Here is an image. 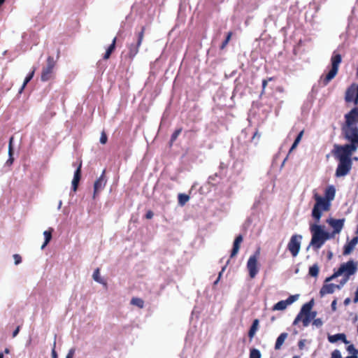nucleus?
I'll list each match as a JSON object with an SVG mask.
<instances>
[{"instance_id": "1", "label": "nucleus", "mask_w": 358, "mask_h": 358, "mask_svg": "<svg viewBox=\"0 0 358 358\" xmlns=\"http://www.w3.org/2000/svg\"><path fill=\"white\" fill-rule=\"evenodd\" d=\"M358 145L346 143L345 145H334V155L338 160V164L335 175L337 178L347 176L352 166L351 156L357 150Z\"/></svg>"}, {"instance_id": "2", "label": "nucleus", "mask_w": 358, "mask_h": 358, "mask_svg": "<svg viewBox=\"0 0 358 358\" xmlns=\"http://www.w3.org/2000/svg\"><path fill=\"white\" fill-rule=\"evenodd\" d=\"M310 230L312 238L309 247L314 250H318L327 241L334 238V234L328 231L324 225L319 224L317 222L310 224Z\"/></svg>"}, {"instance_id": "3", "label": "nucleus", "mask_w": 358, "mask_h": 358, "mask_svg": "<svg viewBox=\"0 0 358 358\" xmlns=\"http://www.w3.org/2000/svg\"><path fill=\"white\" fill-rule=\"evenodd\" d=\"M346 122L343 127V131L347 143L358 145V129L357 124L358 122V113L356 110H352L350 113L345 115Z\"/></svg>"}, {"instance_id": "4", "label": "nucleus", "mask_w": 358, "mask_h": 358, "mask_svg": "<svg viewBox=\"0 0 358 358\" xmlns=\"http://www.w3.org/2000/svg\"><path fill=\"white\" fill-rule=\"evenodd\" d=\"M357 269L358 263L353 260H350L342 264L337 271L325 280V282L327 283L338 276L343 275L344 278L341 281V286H343L348 281L349 277L354 275Z\"/></svg>"}, {"instance_id": "5", "label": "nucleus", "mask_w": 358, "mask_h": 358, "mask_svg": "<svg viewBox=\"0 0 358 358\" xmlns=\"http://www.w3.org/2000/svg\"><path fill=\"white\" fill-rule=\"evenodd\" d=\"M314 199L315 203L312 210V216L317 222H319L323 213L329 211L331 204L329 203V201L323 199V196L317 194H315Z\"/></svg>"}, {"instance_id": "6", "label": "nucleus", "mask_w": 358, "mask_h": 358, "mask_svg": "<svg viewBox=\"0 0 358 358\" xmlns=\"http://www.w3.org/2000/svg\"><path fill=\"white\" fill-rule=\"evenodd\" d=\"M260 253L261 249L259 248L254 254L249 257L247 261L246 268L250 278H255L260 270Z\"/></svg>"}, {"instance_id": "7", "label": "nucleus", "mask_w": 358, "mask_h": 358, "mask_svg": "<svg viewBox=\"0 0 358 358\" xmlns=\"http://www.w3.org/2000/svg\"><path fill=\"white\" fill-rule=\"evenodd\" d=\"M47 64L41 70V80L43 82L48 81L54 78V69L56 65V61L53 57L48 56L47 58Z\"/></svg>"}, {"instance_id": "8", "label": "nucleus", "mask_w": 358, "mask_h": 358, "mask_svg": "<svg viewBox=\"0 0 358 358\" xmlns=\"http://www.w3.org/2000/svg\"><path fill=\"white\" fill-rule=\"evenodd\" d=\"M341 62V56L338 54L335 55L331 58V69L327 74L324 79V85H327L337 74L339 64Z\"/></svg>"}, {"instance_id": "9", "label": "nucleus", "mask_w": 358, "mask_h": 358, "mask_svg": "<svg viewBox=\"0 0 358 358\" xmlns=\"http://www.w3.org/2000/svg\"><path fill=\"white\" fill-rule=\"evenodd\" d=\"M299 294L291 295L286 300L280 301L275 303L272 308L273 311H278V310H284L287 308V307L295 301H298L299 299Z\"/></svg>"}, {"instance_id": "10", "label": "nucleus", "mask_w": 358, "mask_h": 358, "mask_svg": "<svg viewBox=\"0 0 358 358\" xmlns=\"http://www.w3.org/2000/svg\"><path fill=\"white\" fill-rule=\"evenodd\" d=\"M301 236L294 235L292 236L289 243L288 244V249L293 255V257H296L299 253L301 249Z\"/></svg>"}, {"instance_id": "11", "label": "nucleus", "mask_w": 358, "mask_h": 358, "mask_svg": "<svg viewBox=\"0 0 358 358\" xmlns=\"http://www.w3.org/2000/svg\"><path fill=\"white\" fill-rule=\"evenodd\" d=\"M144 35V27L142 28L141 31L138 34V40L136 43L131 44L129 46L128 56L129 58L133 59L138 52V48L141 44Z\"/></svg>"}, {"instance_id": "12", "label": "nucleus", "mask_w": 358, "mask_h": 358, "mask_svg": "<svg viewBox=\"0 0 358 358\" xmlns=\"http://www.w3.org/2000/svg\"><path fill=\"white\" fill-rule=\"evenodd\" d=\"M327 223L329 224L334 229L331 234H334V237L336 234H340L343 229L344 225V219L336 220L334 218H329L327 220Z\"/></svg>"}, {"instance_id": "13", "label": "nucleus", "mask_w": 358, "mask_h": 358, "mask_svg": "<svg viewBox=\"0 0 358 358\" xmlns=\"http://www.w3.org/2000/svg\"><path fill=\"white\" fill-rule=\"evenodd\" d=\"M105 173L106 171L103 170L100 177L94 183V198L106 186L107 180L106 179Z\"/></svg>"}, {"instance_id": "14", "label": "nucleus", "mask_w": 358, "mask_h": 358, "mask_svg": "<svg viewBox=\"0 0 358 358\" xmlns=\"http://www.w3.org/2000/svg\"><path fill=\"white\" fill-rule=\"evenodd\" d=\"M343 286H341V282L340 285H335L333 283L325 284L321 288L320 294L322 296L327 294H332L335 292L336 289H341Z\"/></svg>"}, {"instance_id": "15", "label": "nucleus", "mask_w": 358, "mask_h": 358, "mask_svg": "<svg viewBox=\"0 0 358 358\" xmlns=\"http://www.w3.org/2000/svg\"><path fill=\"white\" fill-rule=\"evenodd\" d=\"M81 168H82V162L80 161L78 165V167L74 173L73 178L72 180V189L73 192H76L79 182L81 178Z\"/></svg>"}, {"instance_id": "16", "label": "nucleus", "mask_w": 358, "mask_h": 358, "mask_svg": "<svg viewBox=\"0 0 358 358\" xmlns=\"http://www.w3.org/2000/svg\"><path fill=\"white\" fill-rule=\"evenodd\" d=\"M357 244H358L357 238H353L350 242H348L344 246L343 255H350L354 251V250L355 249Z\"/></svg>"}, {"instance_id": "17", "label": "nucleus", "mask_w": 358, "mask_h": 358, "mask_svg": "<svg viewBox=\"0 0 358 358\" xmlns=\"http://www.w3.org/2000/svg\"><path fill=\"white\" fill-rule=\"evenodd\" d=\"M336 196V188L333 185H329L327 187L323 199L329 201V203L331 204V201L335 199Z\"/></svg>"}, {"instance_id": "18", "label": "nucleus", "mask_w": 358, "mask_h": 358, "mask_svg": "<svg viewBox=\"0 0 358 358\" xmlns=\"http://www.w3.org/2000/svg\"><path fill=\"white\" fill-rule=\"evenodd\" d=\"M242 241H243L242 236L240 235L236 238V239L234 242L233 250L231 251V257H234L238 254Z\"/></svg>"}, {"instance_id": "19", "label": "nucleus", "mask_w": 358, "mask_h": 358, "mask_svg": "<svg viewBox=\"0 0 358 358\" xmlns=\"http://www.w3.org/2000/svg\"><path fill=\"white\" fill-rule=\"evenodd\" d=\"M328 341L330 343H336L338 341H343L345 344H348L349 342L346 339V336L344 334H338L335 335H329L328 336Z\"/></svg>"}, {"instance_id": "20", "label": "nucleus", "mask_w": 358, "mask_h": 358, "mask_svg": "<svg viewBox=\"0 0 358 358\" xmlns=\"http://www.w3.org/2000/svg\"><path fill=\"white\" fill-rule=\"evenodd\" d=\"M357 91V87H355V85L351 86L346 92V94H345L346 101L348 102L355 101Z\"/></svg>"}, {"instance_id": "21", "label": "nucleus", "mask_w": 358, "mask_h": 358, "mask_svg": "<svg viewBox=\"0 0 358 358\" xmlns=\"http://www.w3.org/2000/svg\"><path fill=\"white\" fill-rule=\"evenodd\" d=\"M313 305H314V300L312 299L308 303H306L304 305H303V306L301 309L300 313L303 315H305L306 314L312 313L313 311H311V310L313 308Z\"/></svg>"}, {"instance_id": "22", "label": "nucleus", "mask_w": 358, "mask_h": 358, "mask_svg": "<svg viewBox=\"0 0 358 358\" xmlns=\"http://www.w3.org/2000/svg\"><path fill=\"white\" fill-rule=\"evenodd\" d=\"M115 43H116V37H115L112 41V43L107 48L103 58L105 60H107L110 58L111 54L115 49Z\"/></svg>"}, {"instance_id": "23", "label": "nucleus", "mask_w": 358, "mask_h": 358, "mask_svg": "<svg viewBox=\"0 0 358 358\" xmlns=\"http://www.w3.org/2000/svg\"><path fill=\"white\" fill-rule=\"evenodd\" d=\"M288 334L287 333H282L277 338L276 343L275 345V348L276 350L280 349L282 345H283L285 341L287 338Z\"/></svg>"}, {"instance_id": "24", "label": "nucleus", "mask_w": 358, "mask_h": 358, "mask_svg": "<svg viewBox=\"0 0 358 358\" xmlns=\"http://www.w3.org/2000/svg\"><path fill=\"white\" fill-rule=\"evenodd\" d=\"M52 231H53V229L50 228L48 230H46L43 232V235L45 236V241L41 246V249H44L45 247L49 243V242L52 239Z\"/></svg>"}, {"instance_id": "25", "label": "nucleus", "mask_w": 358, "mask_h": 358, "mask_svg": "<svg viewBox=\"0 0 358 358\" xmlns=\"http://www.w3.org/2000/svg\"><path fill=\"white\" fill-rule=\"evenodd\" d=\"M317 315V313L315 311H313L310 313L306 314L303 315V324L305 327L308 326L310 324V322L311 320L314 319Z\"/></svg>"}, {"instance_id": "26", "label": "nucleus", "mask_w": 358, "mask_h": 358, "mask_svg": "<svg viewBox=\"0 0 358 358\" xmlns=\"http://www.w3.org/2000/svg\"><path fill=\"white\" fill-rule=\"evenodd\" d=\"M14 137L11 136L9 139V145H8V155L9 159H8L7 162H10V164H12L14 159L13 157V143Z\"/></svg>"}, {"instance_id": "27", "label": "nucleus", "mask_w": 358, "mask_h": 358, "mask_svg": "<svg viewBox=\"0 0 358 358\" xmlns=\"http://www.w3.org/2000/svg\"><path fill=\"white\" fill-rule=\"evenodd\" d=\"M36 68H34L33 70L25 78L24 83L19 91L20 93H21L23 90L24 89L25 86L27 85V83L33 78L34 73H35Z\"/></svg>"}, {"instance_id": "28", "label": "nucleus", "mask_w": 358, "mask_h": 358, "mask_svg": "<svg viewBox=\"0 0 358 358\" xmlns=\"http://www.w3.org/2000/svg\"><path fill=\"white\" fill-rule=\"evenodd\" d=\"M259 327V320L256 319L254 320L252 325L249 331V336L250 338H252L256 334Z\"/></svg>"}, {"instance_id": "29", "label": "nucleus", "mask_w": 358, "mask_h": 358, "mask_svg": "<svg viewBox=\"0 0 358 358\" xmlns=\"http://www.w3.org/2000/svg\"><path fill=\"white\" fill-rule=\"evenodd\" d=\"M131 304L133 306H136L139 308H143L144 306V301L143 299L137 297H134L131 300Z\"/></svg>"}, {"instance_id": "30", "label": "nucleus", "mask_w": 358, "mask_h": 358, "mask_svg": "<svg viewBox=\"0 0 358 358\" xmlns=\"http://www.w3.org/2000/svg\"><path fill=\"white\" fill-rule=\"evenodd\" d=\"M303 135V131H301L298 136L296 137V138L295 139L294 143L292 144L290 150H289V152H292L296 147L297 145H299V143H300L301 138H302V136Z\"/></svg>"}, {"instance_id": "31", "label": "nucleus", "mask_w": 358, "mask_h": 358, "mask_svg": "<svg viewBox=\"0 0 358 358\" xmlns=\"http://www.w3.org/2000/svg\"><path fill=\"white\" fill-rule=\"evenodd\" d=\"M319 273V266L317 264H314L309 268V274L313 277H317Z\"/></svg>"}, {"instance_id": "32", "label": "nucleus", "mask_w": 358, "mask_h": 358, "mask_svg": "<svg viewBox=\"0 0 358 358\" xmlns=\"http://www.w3.org/2000/svg\"><path fill=\"white\" fill-rule=\"evenodd\" d=\"M189 200L187 194H180L178 196V202L181 206H184Z\"/></svg>"}, {"instance_id": "33", "label": "nucleus", "mask_w": 358, "mask_h": 358, "mask_svg": "<svg viewBox=\"0 0 358 358\" xmlns=\"http://www.w3.org/2000/svg\"><path fill=\"white\" fill-rule=\"evenodd\" d=\"M250 358H262L261 352L257 349H252L250 350Z\"/></svg>"}, {"instance_id": "34", "label": "nucleus", "mask_w": 358, "mask_h": 358, "mask_svg": "<svg viewBox=\"0 0 358 358\" xmlns=\"http://www.w3.org/2000/svg\"><path fill=\"white\" fill-rule=\"evenodd\" d=\"M93 279L99 282V283H103V281L100 277V271H99V268H96L94 271V273H93Z\"/></svg>"}, {"instance_id": "35", "label": "nucleus", "mask_w": 358, "mask_h": 358, "mask_svg": "<svg viewBox=\"0 0 358 358\" xmlns=\"http://www.w3.org/2000/svg\"><path fill=\"white\" fill-rule=\"evenodd\" d=\"M347 350H348V351L349 352V353L351 355H356V356H357L358 350L355 348L354 345H349L348 347Z\"/></svg>"}, {"instance_id": "36", "label": "nucleus", "mask_w": 358, "mask_h": 358, "mask_svg": "<svg viewBox=\"0 0 358 358\" xmlns=\"http://www.w3.org/2000/svg\"><path fill=\"white\" fill-rule=\"evenodd\" d=\"M107 141H108L107 135H106V132L104 131H103L101 134L100 143L101 144H106L107 143Z\"/></svg>"}, {"instance_id": "37", "label": "nucleus", "mask_w": 358, "mask_h": 358, "mask_svg": "<svg viewBox=\"0 0 358 358\" xmlns=\"http://www.w3.org/2000/svg\"><path fill=\"white\" fill-rule=\"evenodd\" d=\"M231 36H232V33L231 32H229L228 34H227L226 40L223 42V43L221 45V48L222 49H224L225 48V46L227 45V43H229V41H230V39L231 38Z\"/></svg>"}, {"instance_id": "38", "label": "nucleus", "mask_w": 358, "mask_h": 358, "mask_svg": "<svg viewBox=\"0 0 358 358\" xmlns=\"http://www.w3.org/2000/svg\"><path fill=\"white\" fill-rule=\"evenodd\" d=\"M331 358H342L341 352L338 350L333 351Z\"/></svg>"}, {"instance_id": "39", "label": "nucleus", "mask_w": 358, "mask_h": 358, "mask_svg": "<svg viewBox=\"0 0 358 358\" xmlns=\"http://www.w3.org/2000/svg\"><path fill=\"white\" fill-rule=\"evenodd\" d=\"M313 324V325H315L317 327H320L322 326L323 322L320 318H317V319L314 320Z\"/></svg>"}, {"instance_id": "40", "label": "nucleus", "mask_w": 358, "mask_h": 358, "mask_svg": "<svg viewBox=\"0 0 358 358\" xmlns=\"http://www.w3.org/2000/svg\"><path fill=\"white\" fill-rule=\"evenodd\" d=\"M13 259L15 260V264H16V265L20 264L22 262V257L20 255L15 254L13 255Z\"/></svg>"}, {"instance_id": "41", "label": "nucleus", "mask_w": 358, "mask_h": 358, "mask_svg": "<svg viewBox=\"0 0 358 358\" xmlns=\"http://www.w3.org/2000/svg\"><path fill=\"white\" fill-rule=\"evenodd\" d=\"M303 315H301L300 313L298 314V315L296 316V317L295 318L293 324L294 325L297 324L300 320H302L303 321Z\"/></svg>"}, {"instance_id": "42", "label": "nucleus", "mask_w": 358, "mask_h": 358, "mask_svg": "<svg viewBox=\"0 0 358 358\" xmlns=\"http://www.w3.org/2000/svg\"><path fill=\"white\" fill-rule=\"evenodd\" d=\"M153 216H154V213L150 210H148L145 215L146 219H151L153 217Z\"/></svg>"}, {"instance_id": "43", "label": "nucleus", "mask_w": 358, "mask_h": 358, "mask_svg": "<svg viewBox=\"0 0 358 358\" xmlns=\"http://www.w3.org/2000/svg\"><path fill=\"white\" fill-rule=\"evenodd\" d=\"M180 132H181V129H178V130H176V131L173 133V136H172V140H175V139H176V138L180 135Z\"/></svg>"}, {"instance_id": "44", "label": "nucleus", "mask_w": 358, "mask_h": 358, "mask_svg": "<svg viewBox=\"0 0 358 358\" xmlns=\"http://www.w3.org/2000/svg\"><path fill=\"white\" fill-rule=\"evenodd\" d=\"M272 80V78H268V80H263V82H262V88H263V92L264 91V90H265V88H266V85H267V84H268V82L269 80Z\"/></svg>"}, {"instance_id": "45", "label": "nucleus", "mask_w": 358, "mask_h": 358, "mask_svg": "<svg viewBox=\"0 0 358 358\" xmlns=\"http://www.w3.org/2000/svg\"><path fill=\"white\" fill-rule=\"evenodd\" d=\"M74 349H71L69 350V353L66 355V358H73L74 355Z\"/></svg>"}, {"instance_id": "46", "label": "nucleus", "mask_w": 358, "mask_h": 358, "mask_svg": "<svg viewBox=\"0 0 358 358\" xmlns=\"http://www.w3.org/2000/svg\"><path fill=\"white\" fill-rule=\"evenodd\" d=\"M305 343H306V340H301L299 342V347L301 350H302L303 348V347L305 346Z\"/></svg>"}, {"instance_id": "47", "label": "nucleus", "mask_w": 358, "mask_h": 358, "mask_svg": "<svg viewBox=\"0 0 358 358\" xmlns=\"http://www.w3.org/2000/svg\"><path fill=\"white\" fill-rule=\"evenodd\" d=\"M20 326H18V327L15 329V331H13V337H15V336L18 334V333H19V331H20Z\"/></svg>"}, {"instance_id": "48", "label": "nucleus", "mask_w": 358, "mask_h": 358, "mask_svg": "<svg viewBox=\"0 0 358 358\" xmlns=\"http://www.w3.org/2000/svg\"><path fill=\"white\" fill-rule=\"evenodd\" d=\"M336 300H334L331 303V308H332V310H336Z\"/></svg>"}, {"instance_id": "49", "label": "nucleus", "mask_w": 358, "mask_h": 358, "mask_svg": "<svg viewBox=\"0 0 358 358\" xmlns=\"http://www.w3.org/2000/svg\"><path fill=\"white\" fill-rule=\"evenodd\" d=\"M354 302L357 303L358 302V287L357 288V290L355 292V296L354 299Z\"/></svg>"}, {"instance_id": "50", "label": "nucleus", "mask_w": 358, "mask_h": 358, "mask_svg": "<svg viewBox=\"0 0 358 358\" xmlns=\"http://www.w3.org/2000/svg\"><path fill=\"white\" fill-rule=\"evenodd\" d=\"M52 358H57V352H56L55 348H53L52 350Z\"/></svg>"}, {"instance_id": "51", "label": "nucleus", "mask_w": 358, "mask_h": 358, "mask_svg": "<svg viewBox=\"0 0 358 358\" xmlns=\"http://www.w3.org/2000/svg\"><path fill=\"white\" fill-rule=\"evenodd\" d=\"M350 302H351L350 299V298H347V299H345V301H344V304H345V306H348V305H349V304H350Z\"/></svg>"}, {"instance_id": "52", "label": "nucleus", "mask_w": 358, "mask_h": 358, "mask_svg": "<svg viewBox=\"0 0 358 358\" xmlns=\"http://www.w3.org/2000/svg\"><path fill=\"white\" fill-rule=\"evenodd\" d=\"M357 93H356V97H355V103H357L358 102V87H357Z\"/></svg>"}, {"instance_id": "53", "label": "nucleus", "mask_w": 358, "mask_h": 358, "mask_svg": "<svg viewBox=\"0 0 358 358\" xmlns=\"http://www.w3.org/2000/svg\"><path fill=\"white\" fill-rule=\"evenodd\" d=\"M332 256H333V253H332L331 252H330L329 253V255H328V258H329V259H331Z\"/></svg>"}, {"instance_id": "54", "label": "nucleus", "mask_w": 358, "mask_h": 358, "mask_svg": "<svg viewBox=\"0 0 358 358\" xmlns=\"http://www.w3.org/2000/svg\"><path fill=\"white\" fill-rule=\"evenodd\" d=\"M346 358H358V357L356 355H350V356L347 357Z\"/></svg>"}, {"instance_id": "55", "label": "nucleus", "mask_w": 358, "mask_h": 358, "mask_svg": "<svg viewBox=\"0 0 358 358\" xmlns=\"http://www.w3.org/2000/svg\"><path fill=\"white\" fill-rule=\"evenodd\" d=\"M355 233H356V235H357V236H356L355 238H357V240H358V225H357V230H356V232H355Z\"/></svg>"}, {"instance_id": "56", "label": "nucleus", "mask_w": 358, "mask_h": 358, "mask_svg": "<svg viewBox=\"0 0 358 358\" xmlns=\"http://www.w3.org/2000/svg\"><path fill=\"white\" fill-rule=\"evenodd\" d=\"M9 352H10V351H9V349H8V348H6V349L4 350V352H5L6 354H8V353H9Z\"/></svg>"}, {"instance_id": "57", "label": "nucleus", "mask_w": 358, "mask_h": 358, "mask_svg": "<svg viewBox=\"0 0 358 358\" xmlns=\"http://www.w3.org/2000/svg\"><path fill=\"white\" fill-rule=\"evenodd\" d=\"M220 278H217V279L215 281L214 285H217Z\"/></svg>"}, {"instance_id": "58", "label": "nucleus", "mask_w": 358, "mask_h": 358, "mask_svg": "<svg viewBox=\"0 0 358 358\" xmlns=\"http://www.w3.org/2000/svg\"><path fill=\"white\" fill-rule=\"evenodd\" d=\"M6 0H0V7L2 6V4L5 2Z\"/></svg>"}, {"instance_id": "59", "label": "nucleus", "mask_w": 358, "mask_h": 358, "mask_svg": "<svg viewBox=\"0 0 358 358\" xmlns=\"http://www.w3.org/2000/svg\"><path fill=\"white\" fill-rule=\"evenodd\" d=\"M222 273H223V272H222V271H220V272L219 273V275H218V278H221V276H222Z\"/></svg>"}, {"instance_id": "60", "label": "nucleus", "mask_w": 358, "mask_h": 358, "mask_svg": "<svg viewBox=\"0 0 358 358\" xmlns=\"http://www.w3.org/2000/svg\"><path fill=\"white\" fill-rule=\"evenodd\" d=\"M0 358H3V355L2 352H0Z\"/></svg>"}, {"instance_id": "61", "label": "nucleus", "mask_w": 358, "mask_h": 358, "mask_svg": "<svg viewBox=\"0 0 358 358\" xmlns=\"http://www.w3.org/2000/svg\"><path fill=\"white\" fill-rule=\"evenodd\" d=\"M225 269H226V266H224V267L222 268V271H222V272H224Z\"/></svg>"}, {"instance_id": "62", "label": "nucleus", "mask_w": 358, "mask_h": 358, "mask_svg": "<svg viewBox=\"0 0 358 358\" xmlns=\"http://www.w3.org/2000/svg\"><path fill=\"white\" fill-rule=\"evenodd\" d=\"M353 159L357 161L358 160V157H354Z\"/></svg>"}, {"instance_id": "63", "label": "nucleus", "mask_w": 358, "mask_h": 358, "mask_svg": "<svg viewBox=\"0 0 358 358\" xmlns=\"http://www.w3.org/2000/svg\"><path fill=\"white\" fill-rule=\"evenodd\" d=\"M293 358H301V357L299 356H294Z\"/></svg>"}, {"instance_id": "64", "label": "nucleus", "mask_w": 358, "mask_h": 358, "mask_svg": "<svg viewBox=\"0 0 358 358\" xmlns=\"http://www.w3.org/2000/svg\"><path fill=\"white\" fill-rule=\"evenodd\" d=\"M357 87H358V86H357Z\"/></svg>"}]
</instances>
